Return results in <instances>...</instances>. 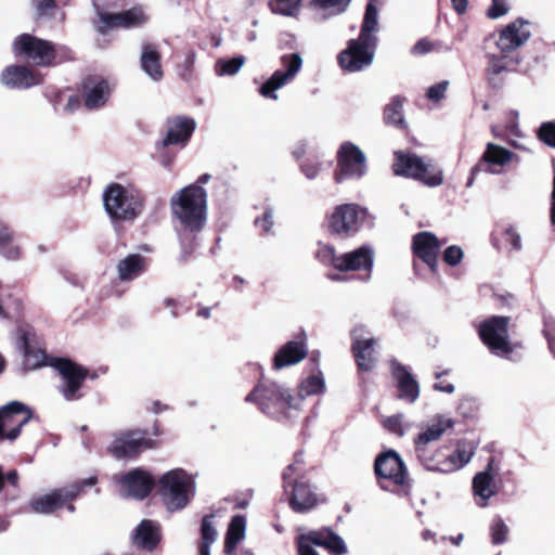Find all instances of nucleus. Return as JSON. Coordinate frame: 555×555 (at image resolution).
<instances>
[{
	"mask_svg": "<svg viewBox=\"0 0 555 555\" xmlns=\"http://www.w3.org/2000/svg\"><path fill=\"white\" fill-rule=\"evenodd\" d=\"M21 246L15 241L13 232L5 225H0V255L9 260L21 257Z\"/></svg>",
	"mask_w": 555,
	"mask_h": 555,
	"instance_id": "nucleus-43",
	"label": "nucleus"
},
{
	"mask_svg": "<svg viewBox=\"0 0 555 555\" xmlns=\"http://www.w3.org/2000/svg\"><path fill=\"white\" fill-rule=\"evenodd\" d=\"M242 539H243V516L235 515L232 518V520L228 527V531L225 533L224 553L227 555H234L235 550Z\"/></svg>",
	"mask_w": 555,
	"mask_h": 555,
	"instance_id": "nucleus-42",
	"label": "nucleus"
},
{
	"mask_svg": "<svg viewBox=\"0 0 555 555\" xmlns=\"http://www.w3.org/2000/svg\"><path fill=\"white\" fill-rule=\"evenodd\" d=\"M412 249L433 273L437 272L440 243L434 233L428 231L416 233L412 240Z\"/></svg>",
	"mask_w": 555,
	"mask_h": 555,
	"instance_id": "nucleus-25",
	"label": "nucleus"
},
{
	"mask_svg": "<svg viewBox=\"0 0 555 555\" xmlns=\"http://www.w3.org/2000/svg\"><path fill=\"white\" fill-rule=\"evenodd\" d=\"M1 83L10 89H28L42 82V76L22 65H10L0 76Z\"/></svg>",
	"mask_w": 555,
	"mask_h": 555,
	"instance_id": "nucleus-28",
	"label": "nucleus"
},
{
	"mask_svg": "<svg viewBox=\"0 0 555 555\" xmlns=\"http://www.w3.org/2000/svg\"><path fill=\"white\" fill-rule=\"evenodd\" d=\"M529 22L519 17L507 24L499 34L495 46L501 53L508 54L524 46L531 37Z\"/></svg>",
	"mask_w": 555,
	"mask_h": 555,
	"instance_id": "nucleus-21",
	"label": "nucleus"
},
{
	"mask_svg": "<svg viewBox=\"0 0 555 555\" xmlns=\"http://www.w3.org/2000/svg\"><path fill=\"white\" fill-rule=\"evenodd\" d=\"M537 135L541 142L555 149V121L542 122Z\"/></svg>",
	"mask_w": 555,
	"mask_h": 555,
	"instance_id": "nucleus-53",
	"label": "nucleus"
},
{
	"mask_svg": "<svg viewBox=\"0 0 555 555\" xmlns=\"http://www.w3.org/2000/svg\"><path fill=\"white\" fill-rule=\"evenodd\" d=\"M245 401L254 403L263 414L278 421L289 418L288 412L297 409V398L291 390L268 379L260 380Z\"/></svg>",
	"mask_w": 555,
	"mask_h": 555,
	"instance_id": "nucleus-2",
	"label": "nucleus"
},
{
	"mask_svg": "<svg viewBox=\"0 0 555 555\" xmlns=\"http://www.w3.org/2000/svg\"><path fill=\"white\" fill-rule=\"evenodd\" d=\"M114 480L120 486V494L124 498L142 500L152 491L155 480L145 470L134 468L124 475H115Z\"/></svg>",
	"mask_w": 555,
	"mask_h": 555,
	"instance_id": "nucleus-18",
	"label": "nucleus"
},
{
	"mask_svg": "<svg viewBox=\"0 0 555 555\" xmlns=\"http://www.w3.org/2000/svg\"><path fill=\"white\" fill-rule=\"evenodd\" d=\"M494 459L491 457L485 470L477 473L472 482L475 502L479 507H487L489 500L498 493L493 473Z\"/></svg>",
	"mask_w": 555,
	"mask_h": 555,
	"instance_id": "nucleus-26",
	"label": "nucleus"
},
{
	"mask_svg": "<svg viewBox=\"0 0 555 555\" xmlns=\"http://www.w3.org/2000/svg\"><path fill=\"white\" fill-rule=\"evenodd\" d=\"M454 427L452 418L437 415L434 423L430 425L422 426V431L414 438V448L431 447L430 442L439 440L443 434Z\"/></svg>",
	"mask_w": 555,
	"mask_h": 555,
	"instance_id": "nucleus-31",
	"label": "nucleus"
},
{
	"mask_svg": "<svg viewBox=\"0 0 555 555\" xmlns=\"http://www.w3.org/2000/svg\"><path fill=\"white\" fill-rule=\"evenodd\" d=\"M378 38L349 39L347 47L337 55L340 68L346 73H358L370 67L374 61Z\"/></svg>",
	"mask_w": 555,
	"mask_h": 555,
	"instance_id": "nucleus-8",
	"label": "nucleus"
},
{
	"mask_svg": "<svg viewBox=\"0 0 555 555\" xmlns=\"http://www.w3.org/2000/svg\"><path fill=\"white\" fill-rule=\"evenodd\" d=\"M13 47L17 55L25 56L38 66L50 65L54 59V49L50 42L28 34L18 36Z\"/></svg>",
	"mask_w": 555,
	"mask_h": 555,
	"instance_id": "nucleus-16",
	"label": "nucleus"
},
{
	"mask_svg": "<svg viewBox=\"0 0 555 555\" xmlns=\"http://www.w3.org/2000/svg\"><path fill=\"white\" fill-rule=\"evenodd\" d=\"M304 452L298 451L294 461L282 474L284 493L291 508L296 513H307L318 505V496L311 490L308 481L304 480L305 472Z\"/></svg>",
	"mask_w": 555,
	"mask_h": 555,
	"instance_id": "nucleus-3",
	"label": "nucleus"
},
{
	"mask_svg": "<svg viewBox=\"0 0 555 555\" xmlns=\"http://www.w3.org/2000/svg\"><path fill=\"white\" fill-rule=\"evenodd\" d=\"M274 210L272 206L266 205L264 210L260 217L255 218L254 227L259 230V235H271L273 234L274 227Z\"/></svg>",
	"mask_w": 555,
	"mask_h": 555,
	"instance_id": "nucleus-49",
	"label": "nucleus"
},
{
	"mask_svg": "<svg viewBox=\"0 0 555 555\" xmlns=\"http://www.w3.org/2000/svg\"><path fill=\"white\" fill-rule=\"evenodd\" d=\"M301 2L302 0H271L269 7L274 14L296 17L299 13Z\"/></svg>",
	"mask_w": 555,
	"mask_h": 555,
	"instance_id": "nucleus-48",
	"label": "nucleus"
},
{
	"mask_svg": "<svg viewBox=\"0 0 555 555\" xmlns=\"http://www.w3.org/2000/svg\"><path fill=\"white\" fill-rule=\"evenodd\" d=\"M104 208L114 220H134L142 210V197L132 186L119 183L109 184L103 193Z\"/></svg>",
	"mask_w": 555,
	"mask_h": 555,
	"instance_id": "nucleus-4",
	"label": "nucleus"
},
{
	"mask_svg": "<svg viewBox=\"0 0 555 555\" xmlns=\"http://www.w3.org/2000/svg\"><path fill=\"white\" fill-rule=\"evenodd\" d=\"M307 152V142L298 141L292 149V155L296 160H300Z\"/></svg>",
	"mask_w": 555,
	"mask_h": 555,
	"instance_id": "nucleus-64",
	"label": "nucleus"
},
{
	"mask_svg": "<svg viewBox=\"0 0 555 555\" xmlns=\"http://www.w3.org/2000/svg\"><path fill=\"white\" fill-rule=\"evenodd\" d=\"M212 515H207L202 520L201 541L198 543L199 555H210V546L218 538V531L212 525Z\"/></svg>",
	"mask_w": 555,
	"mask_h": 555,
	"instance_id": "nucleus-45",
	"label": "nucleus"
},
{
	"mask_svg": "<svg viewBox=\"0 0 555 555\" xmlns=\"http://www.w3.org/2000/svg\"><path fill=\"white\" fill-rule=\"evenodd\" d=\"M391 373L396 380L397 398L410 404L414 403L421 392L420 384L409 369L396 359L390 361Z\"/></svg>",
	"mask_w": 555,
	"mask_h": 555,
	"instance_id": "nucleus-24",
	"label": "nucleus"
},
{
	"mask_svg": "<svg viewBox=\"0 0 555 555\" xmlns=\"http://www.w3.org/2000/svg\"><path fill=\"white\" fill-rule=\"evenodd\" d=\"M321 169L322 163L317 160L305 159L299 163V170L308 180L317 179Z\"/></svg>",
	"mask_w": 555,
	"mask_h": 555,
	"instance_id": "nucleus-54",
	"label": "nucleus"
},
{
	"mask_svg": "<svg viewBox=\"0 0 555 555\" xmlns=\"http://www.w3.org/2000/svg\"><path fill=\"white\" fill-rule=\"evenodd\" d=\"M154 442L145 437L142 430H127L115 436L108 450L116 459L132 457L146 449H152Z\"/></svg>",
	"mask_w": 555,
	"mask_h": 555,
	"instance_id": "nucleus-17",
	"label": "nucleus"
},
{
	"mask_svg": "<svg viewBox=\"0 0 555 555\" xmlns=\"http://www.w3.org/2000/svg\"><path fill=\"white\" fill-rule=\"evenodd\" d=\"M16 347L24 353L25 358L34 354L37 359L43 354L39 348L38 336L33 326L22 324L16 330Z\"/></svg>",
	"mask_w": 555,
	"mask_h": 555,
	"instance_id": "nucleus-38",
	"label": "nucleus"
},
{
	"mask_svg": "<svg viewBox=\"0 0 555 555\" xmlns=\"http://www.w3.org/2000/svg\"><path fill=\"white\" fill-rule=\"evenodd\" d=\"M436 49H437L436 43H434L433 41H430L427 38H422L413 46L412 53L413 54H426L431 51H435Z\"/></svg>",
	"mask_w": 555,
	"mask_h": 555,
	"instance_id": "nucleus-61",
	"label": "nucleus"
},
{
	"mask_svg": "<svg viewBox=\"0 0 555 555\" xmlns=\"http://www.w3.org/2000/svg\"><path fill=\"white\" fill-rule=\"evenodd\" d=\"M140 62L141 68L151 79L158 81L163 78L160 55L152 46L143 47Z\"/></svg>",
	"mask_w": 555,
	"mask_h": 555,
	"instance_id": "nucleus-40",
	"label": "nucleus"
},
{
	"mask_svg": "<svg viewBox=\"0 0 555 555\" xmlns=\"http://www.w3.org/2000/svg\"><path fill=\"white\" fill-rule=\"evenodd\" d=\"M170 209L184 231L198 232L207 220V192L198 184L186 185L171 196Z\"/></svg>",
	"mask_w": 555,
	"mask_h": 555,
	"instance_id": "nucleus-1",
	"label": "nucleus"
},
{
	"mask_svg": "<svg viewBox=\"0 0 555 555\" xmlns=\"http://www.w3.org/2000/svg\"><path fill=\"white\" fill-rule=\"evenodd\" d=\"M403 102L404 98L400 95L392 96L390 102L384 108V121L388 126H393L399 129L406 127L403 116Z\"/></svg>",
	"mask_w": 555,
	"mask_h": 555,
	"instance_id": "nucleus-41",
	"label": "nucleus"
},
{
	"mask_svg": "<svg viewBox=\"0 0 555 555\" xmlns=\"http://www.w3.org/2000/svg\"><path fill=\"white\" fill-rule=\"evenodd\" d=\"M132 541L141 550L153 551L160 541L159 525L150 519L142 520L133 532Z\"/></svg>",
	"mask_w": 555,
	"mask_h": 555,
	"instance_id": "nucleus-32",
	"label": "nucleus"
},
{
	"mask_svg": "<svg viewBox=\"0 0 555 555\" xmlns=\"http://www.w3.org/2000/svg\"><path fill=\"white\" fill-rule=\"evenodd\" d=\"M196 128V122L192 118L176 117L168 124V132L163 141V145L185 144Z\"/></svg>",
	"mask_w": 555,
	"mask_h": 555,
	"instance_id": "nucleus-34",
	"label": "nucleus"
},
{
	"mask_svg": "<svg viewBox=\"0 0 555 555\" xmlns=\"http://www.w3.org/2000/svg\"><path fill=\"white\" fill-rule=\"evenodd\" d=\"M488 63L485 69L486 80L490 88L498 90L505 83V74L514 70L515 66L519 64L518 56L508 55L505 53H487Z\"/></svg>",
	"mask_w": 555,
	"mask_h": 555,
	"instance_id": "nucleus-22",
	"label": "nucleus"
},
{
	"mask_svg": "<svg viewBox=\"0 0 555 555\" xmlns=\"http://www.w3.org/2000/svg\"><path fill=\"white\" fill-rule=\"evenodd\" d=\"M308 534H302L299 537L297 541V550L299 555H319L318 552L312 546L313 543L310 542Z\"/></svg>",
	"mask_w": 555,
	"mask_h": 555,
	"instance_id": "nucleus-60",
	"label": "nucleus"
},
{
	"mask_svg": "<svg viewBox=\"0 0 555 555\" xmlns=\"http://www.w3.org/2000/svg\"><path fill=\"white\" fill-rule=\"evenodd\" d=\"M509 318L493 315L478 326V335L490 352L498 357H506L513 349L508 339Z\"/></svg>",
	"mask_w": 555,
	"mask_h": 555,
	"instance_id": "nucleus-9",
	"label": "nucleus"
},
{
	"mask_svg": "<svg viewBox=\"0 0 555 555\" xmlns=\"http://www.w3.org/2000/svg\"><path fill=\"white\" fill-rule=\"evenodd\" d=\"M281 64L283 69H276L259 88V93L266 99L278 100L276 91L295 79L302 66V59L299 53L284 54Z\"/></svg>",
	"mask_w": 555,
	"mask_h": 555,
	"instance_id": "nucleus-13",
	"label": "nucleus"
},
{
	"mask_svg": "<svg viewBox=\"0 0 555 555\" xmlns=\"http://www.w3.org/2000/svg\"><path fill=\"white\" fill-rule=\"evenodd\" d=\"M243 65V57H234L231 60H219L216 63L215 73L219 77L236 75Z\"/></svg>",
	"mask_w": 555,
	"mask_h": 555,
	"instance_id": "nucleus-50",
	"label": "nucleus"
},
{
	"mask_svg": "<svg viewBox=\"0 0 555 555\" xmlns=\"http://www.w3.org/2000/svg\"><path fill=\"white\" fill-rule=\"evenodd\" d=\"M96 483L95 477H89L82 481L72 483L67 487L55 489L47 494L35 496L30 500L31 511L38 514H51L61 508L66 502L76 499L85 487Z\"/></svg>",
	"mask_w": 555,
	"mask_h": 555,
	"instance_id": "nucleus-11",
	"label": "nucleus"
},
{
	"mask_svg": "<svg viewBox=\"0 0 555 555\" xmlns=\"http://www.w3.org/2000/svg\"><path fill=\"white\" fill-rule=\"evenodd\" d=\"M365 154L356 144L344 142L337 151V168L334 181L343 183L346 180H359L366 173Z\"/></svg>",
	"mask_w": 555,
	"mask_h": 555,
	"instance_id": "nucleus-10",
	"label": "nucleus"
},
{
	"mask_svg": "<svg viewBox=\"0 0 555 555\" xmlns=\"http://www.w3.org/2000/svg\"><path fill=\"white\" fill-rule=\"evenodd\" d=\"M149 260L141 254H129L116 264L117 279L128 283L140 278L147 269Z\"/></svg>",
	"mask_w": 555,
	"mask_h": 555,
	"instance_id": "nucleus-30",
	"label": "nucleus"
},
{
	"mask_svg": "<svg viewBox=\"0 0 555 555\" xmlns=\"http://www.w3.org/2000/svg\"><path fill=\"white\" fill-rule=\"evenodd\" d=\"M324 388H325V383H324V379H323L321 373L319 375H311V376L307 377L300 384L299 392H298L299 398H297V406L299 405V403L302 401V399L306 396L319 395V393L323 392Z\"/></svg>",
	"mask_w": 555,
	"mask_h": 555,
	"instance_id": "nucleus-47",
	"label": "nucleus"
},
{
	"mask_svg": "<svg viewBox=\"0 0 555 555\" xmlns=\"http://www.w3.org/2000/svg\"><path fill=\"white\" fill-rule=\"evenodd\" d=\"M476 410L477 403L473 398H463L457 405V412L464 417H473Z\"/></svg>",
	"mask_w": 555,
	"mask_h": 555,
	"instance_id": "nucleus-59",
	"label": "nucleus"
},
{
	"mask_svg": "<svg viewBox=\"0 0 555 555\" xmlns=\"http://www.w3.org/2000/svg\"><path fill=\"white\" fill-rule=\"evenodd\" d=\"M159 492L166 508L177 512L189 504L195 493V482L185 470L171 469L159 479Z\"/></svg>",
	"mask_w": 555,
	"mask_h": 555,
	"instance_id": "nucleus-5",
	"label": "nucleus"
},
{
	"mask_svg": "<svg viewBox=\"0 0 555 555\" xmlns=\"http://www.w3.org/2000/svg\"><path fill=\"white\" fill-rule=\"evenodd\" d=\"M543 332L547 339L548 348L555 357V322L546 323Z\"/></svg>",
	"mask_w": 555,
	"mask_h": 555,
	"instance_id": "nucleus-63",
	"label": "nucleus"
},
{
	"mask_svg": "<svg viewBox=\"0 0 555 555\" xmlns=\"http://www.w3.org/2000/svg\"><path fill=\"white\" fill-rule=\"evenodd\" d=\"M448 85V81H441L439 83L430 86L426 93L427 98L435 102L442 100L446 95Z\"/></svg>",
	"mask_w": 555,
	"mask_h": 555,
	"instance_id": "nucleus-58",
	"label": "nucleus"
},
{
	"mask_svg": "<svg viewBox=\"0 0 555 555\" xmlns=\"http://www.w3.org/2000/svg\"><path fill=\"white\" fill-rule=\"evenodd\" d=\"M402 420H403V414H396V415L389 416L385 422V426L390 431L396 433V434L399 433L402 435L403 434V431L401 429Z\"/></svg>",
	"mask_w": 555,
	"mask_h": 555,
	"instance_id": "nucleus-62",
	"label": "nucleus"
},
{
	"mask_svg": "<svg viewBox=\"0 0 555 555\" xmlns=\"http://www.w3.org/2000/svg\"><path fill=\"white\" fill-rule=\"evenodd\" d=\"M33 412L20 401H11L0 408V441H14L21 429L31 420Z\"/></svg>",
	"mask_w": 555,
	"mask_h": 555,
	"instance_id": "nucleus-12",
	"label": "nucleus"
},
{
	"mask_svg": "<svg viewBox=\"0 0 555 555\" xmlns=\"http://www.w3.org/2000/svg\"><path fill=\"white\" fill-rule=\"evenodd\" d=\"M374 225L375 217L366 207L354 203L338 205L328 218L331 231L344 236L354 235L362 228L373 229Z\"/></svg>",
	"mask_w": 555,
	"mask_h": 555,
	"instance_id": "nucleus-7",
	"label": "nucleus"
},
{
	"mask_svg": "<svg viewBox=\"0 0 555 555\" xmlns=\"http://www.w3.org/2000/svg\"><path fill=\"white\" fill-rule=\"evenodd\" d=\"M98 16L99 22L95 28L98 33L103 35L115 28L138 27L146 21L144 13L140 9H131L118 13L98 11Z\"/></svg>",
	"mask_w": 555,
	"mask_h": 555,
	"instance_id": "nucleus-20",
	"label": "nucleus"
},
{
	"mask_svg": "<svg viewBox=\"0 0 555 555\" xmlns=\"http://www.w3.org/2000/svg\"><path fill=\"white\" fill-rule=\"evenodd\" d=\"M374 472L378 479H387L402 487L405 494L409 493L411 485L408 480L406 467L398 452L389 450L379 454L374 463Z\"/></svg>",
	"mask_w": 555,
	"mask_h": 555,
	"instance_id": "nucleus-14",
	"label": "nucleus"
},
{
	"mask_svg": "<svg viewBox=\"0 0 555 555\" xmlns=\"http://www.w3.org/2000/svg\"><path fill=\"white\" fill-rule=\"evenodd\" d=\"M490 240L496 250L519 251L522 248L520 234L509 224L496 225Z\"/></svg>",
	"mask_w": 555,
	"mask_h": 555,
	"instance_id": "nucleus-36",
	"label": "nucleus"
},
{
	"mask_svg": "<svg viewBox=\"0 0 555 555\" xmlns=\"http://www.w3.org/2000/svg\"><path fill=\"white\" fill-rule=\"evenodd\" d=\"M352 0H309L307 7L317 11H330V15L341 14L347 11Z\"/></svg>",
	"mask_w": 555,
	"mask_h": 555,
	"instance_id": "nucleus-46",
	"label": "nucleus"
},
{
	"mask_svg": "<svg viewBox=\"0 0 555 555\" xmlns=\"http://www.w3.org/2000/svg\"><path fill=\"white\" fill-rule=\"evenodd\" d=\"M54 367L61 376L59 391L66 401H75L81 398L80 389L86 379L87 371L76 363L66 360H56Z\"/></svg>",
	"mask_w": 555,
	"mask_h": 555,
	"instance_id": "nucleus-15",
	"label": "nucleus"
},
{
	"mask_svg": "<svg viewBox=\"0 0 555 555\" xmlns=\"http://www.w3.org/2000/svg\"><path fill=\"white\" fill-rule=\"evenodd\" d=\"M464 257L462 248L457 245H451L443 251V261L451 267L457 266Z\"/></svg>",
	"mask_w": 555,
	"mask_h": 555,
	"instance_id": "nucleus-55",
	"label": "nucleus"
},
{
	"mask_svg": "<svg viewBox=\"0 0 555 555\" xmlns=\"http://www.w3.org/2000/svg\"><path fill=\"white\" fill-rule=\"evenodd\" d=\"M109 95L111 87L105 80H89L83 83V104L87 109L104 106Z\"/></svg>",
	"mask_w": 555,
	"mask_h": 555,
	"instance_id": "nucleus-35",
	"label": "nucleus"
},
{
	"mask_svg": "<svg viewBox=\"0 0 555 555\" xmlns=\"http://www.w3.org/2000/svg\"><path fill=\"white\" fill-rule=\"evenodd\" d=\"M475 453V447L467 441H460L456 446V449L447 454L448 459L444 462V467L448 470V474L456 472L468 464Z\"/></svg>",
	"mask_w": 555,
	"mask_h": 555,
	"instance_id": "nucleus-39",
	"label": "nucleus"
},
{
	"mask_svg": "<svg viewBox=\"0 0 555 555\" xmlns=\"http://www.w3.org/2000/svg\"><path fill=\"white\" fill-rule=\"evenodd\" d=\"M308 354L307 335L300 331L295 340L282 345L274 353L272 367L276 371L295 365Z\"/></svg>",
	"mask_w": 555,
	"mask_h": 555,
	"instance_id": "nucleus-23",
	"label": "nucleus"
},
{
	"mask_svg": "<svg viewBox=\"0 0 555 555\" xmlns=\"http://www.w3.org/2000/svg\"><path fill=\"white\" fill-rule=\"evenodd\" d=\"M38 16H53L56 10L54 0H31Z\"/></svg>",
	"mask_w": 555,
	"mask_h": 555,
	"instance_id": "nucleus-56",
	"label": "nucleus"
},
{
	"mask_svg": "<svg viewBox=\"0 0 555 555\" xmlns=\"http://www.w3.org/2000/svg\"><path fill=\"white\" fill-rule=\"evenodd\" d=\"M513 157L514 153L509 150L494 143H488L482 156L474 166V172L499 175L501 170L498 167L506 165Z\"/></svg>",
	"mask_w": 555,
	"mask_h": 555,
	"instance_id": "nucleus-29",
	"label": "nucleus"
},
{
	"mask_svg": "<svg viewBox=\"0 0 555 555\" xmlns=\"http://www.w3.org/2000/svg\"><path fill=\"white\" fill-rule=\"evenodd\" d=\"M310 542L317 546L324 547L332 555H345L348 552L344 539L331 528L309 532Z\"/></svg>",
	"mask_w": 555,
	"mask_h": 555,
	"instance_id": "nucleus-33",
	"label": "nucleus"
},
{
	"mask_svg": "<svg viewBox=\"0 0 555 555\" xmlns=\"http://www.w3.org/2000/svg\"><path fill=\"white\" fill-rule=\"evenodd\" d=\"M508 527L500 516L492 519L490 526L491 541L494 545L503 544L507 539Z\"/></svg>",
	"mask_w": 555,
	"mask_h": 555,
	"instance_id": "nucleus-51",
	"label": "nucleus"
},
{
	"mask_svg": "<svg viewBox=\"0 0 555 555\" xmlns=\"http://www.w3.org/2000/svg\"><path fill=\"white\" fill-rule=\"evenodd\" d=\"M378 31V10L373 1H369L365 7L363 22L361 25L359 37L365 39L377 38Z\"/></svg>",
	"mask_w": 555,
	"mask_h": 555,
	"instance_id": "nucleus-44",
	"label": "nucleus"
},
{
	"mask_svg": "<svg viewBox=\"0 0 555 555\" xmlns=\"http://www.w3.org/2000/svg\"><path fill=\"white\" fill-rule=\"evenodd\" d=\"M351 350L356 363L361 371L369 372L375 366L374 345L375 339L369 336L364 325H358L351 331Z\"/></svg>",
	"mask_w": 555,
	"mask_h": 555,
	"instance_id": "nucleus-19",
	"label": "nucleus"
},
{
	"mask_svg": "<svg viewBox=\"0 0 555 555\" xmlns=\"http://www.w3.org/2000/svg\"><path fill=\"white\" fill-rule=\"evenodd\" d=\"M416 457L421 465L429 472L448 474L444 462L448 455L442 448L434 449L433 447L414 448Z\"/></svg>",
	"mask_w": 555,
	"mask_h": 555,
	"instance_id": "nucleus-37",
	"label": "nucleus"
},
{
	"mask_svg": "<svg viewBox=\"0 0 555 555\" xmlns=\"http://www.w3.org/2000/svg\"><path fill=\"white\" fill-rule=\"evenodd\" d=\"M508 12V7L505 0H492L491 5L487 10V16L491 20L502 17Z\"/></svg>",
	"mask_w": 555,
	"mask_h": 555,
	"instance_id": "nucleus-57",
	"label": "nucleus"
},
{
	"mask_svg": "<svg viewBox=\"0 0 555 555\" xmlns=\"http://www.w3.org/2000/svg\"><path fill=\"white\" fill-rule=\"evenodd\" d=\"M396 162L392 166L396 176L412 178L429 188L443 182V171L431 159H425L414 153L395 152Z\"/></svg>",
	"mask_w": 555,
	"mask_h": 555,
	"instance_id": "nucleus-6",
	"label": "nucleus"
},
{
	"mask_svg": "<svg viewBox=\"0 0 555 555\" xmlns=\"http://www.w3.org/2000/svg\"><path fill=\"white\" fill-rule=\"evenodd\" d=\"M317 257L322 263L331 264L339 271L338 262L340 260V255L337 256L334 247L331 245H320L317 251Z\"/></svg>",
	"mask_w": 555,
	"mask_h": 555,
	"instance_id": "nucleus-52",
	"label": "nucleus"
},
{
	"mask_svg": "<svg viewBox=\"0 0 555 555\" xmlns=\"http://www.w3.org/2000/svg\"><path fill=\"white\" fill-rule=\"evenodd\" d=\"M374 264V250L367 245H363L352 251L340 255L338 262L339 271H360L366 272L364 281H369Z\"/></svg>",
	"mask_w": 555,
	"mask_h": 555,
	"instance_id": "nucleus-27",
	"label": "nucleus"
}]
</instances>
